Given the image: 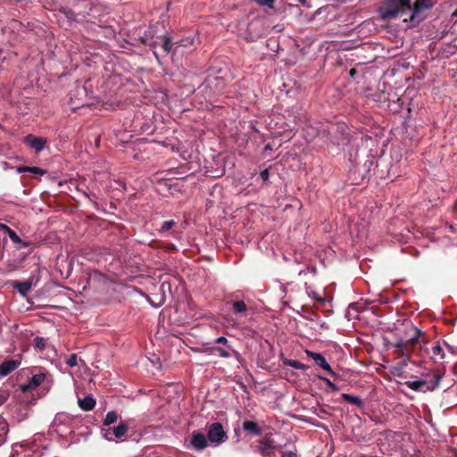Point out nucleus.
I'll use <instances>...</instances> for the list:
<instances>
[{
  "label": "nucleus",
  "instance_id": "1",
  "mask_svg": "<svg viewBox=\"0 0 457 457\" xmlns=\"http://www.w3.org/2000/svg\"><path fill=\"white\" fill-rule=\"evenodd\" d=\"M406 329L407 331L405 337L398 339L392 345L395 348V352L402 355L410 354V353L412 351V347L417 343L421 334V330L411 323L406 326Z\"/></svg>",
  "mask_w": 457,
  "mask_h": 457
},
{
  "label": "nucleus",
  "instance_id": "2",
  "mask_svg": "<svg viewBox=\"0 0 457 457\" xmlns=\"http://www.w3.org/2000/svg\"><path fill=\"white\" fill-rule=\"evenodd\" d=\"M225 87V80L221 76L216 75L211 71L204 81L198 87L199 94H203L204 98L211 100Z\"/></svg>",
  "mask_w": 457,
  "mask_h": 457
},
{
  "label": "nucleus",
  "instance_id": "3",
  "mask_svg": "<svg viewBox=\"0 0 457 457\" xmlns=\"http://www.w3.org/2000/svg\"><path fill=\"white\" fill-rule=\"evenodd\" d=\"M410 10H411L410 0H386V4L379 8V13L383 20L390 21Z\"/></svg>",
  "mask_w": 457,
  "mask_h": 457
},
{
  "label": "nucleus",
  "instance_id": "4",
  "mask_svg": "<svg viewBox=\"0 0 457 457\" xmlns=\"http://www.w3.org/2000/svg\"><path fill=\"white\" fill-rule=\"evenodd\" d=\"M428 377L431 378L408 380L404 384L413 391L423 393L427 391H433L439 386L442 376L438 372H432Z\"/></svg>",
  "mask_w": 457,
  "mask_h": 457
},
{
  "label": "nucleus",
  "instance_id": "5",
  "mask_svg": "<svg viewBox=\"0 0 457 457\" xmlns=\"http://www.w3.org/2000/svg\"><path fill=\"white\" fill-rule=\"evenodd\" d=\"M207 438L209 443L214 447L223 444L228 439V436L222 424L220 422L210 424L207 428Z\"/></svg>",
  "mask_w": 457,
  "mask_h": 457
},
{
  "label": "nucleus",
  "instance_id": "6",
  "mask_svg": "<svg viewBox=\"0 0 457 457\" xmlns=\"http://www.w3.org/2000/svg\"><path fill=\"white\" fill-rule=\"evenodd\" d=\"M307 140L309 141H320V145L328 144L330 141L329 128L326 125H321L319 128L309 126L306 128Z\"/></svg>",
  "mask_w": 457,
  "mask_h": 457
},
{
  "label": "nucleus",
  "instance_id": "7",
  "mask_svg": "<svg viewBox=\"0 0 457 457\" xmlns=\"http://www.w3.org/2000/svg\"><path fill=\"white\" fill-rule=\"evenodd\" d=\"M430 7L431 4H429L427 0H421L420 2L417 1L413 5L412 12L408 21L411 23H419L423 20V17L420 16V12ZM404 21H407V20L405 19Z\"/></svg>",
  "mask_w": 457,
  "mask_h": 457
},
{
  "label": "nucleus",
  "instance_id": "8",
  "mask_svg": "<svg viewBox=\"0 0 457 457\" xmlns=\"http://www.w3.org/2000/svg\"><path fill=\"white\" fill-rule=\"evenodd\" d=\"M209 440L207 436L200 431H193L190 445L196 451H203L208 446Z\"/></svg>",
  "mask_w": 457,
  "mask_h": 457
},
{
  "label": "nucleus",
  "instance_id": "9",
  "mask_svg": "<svg viewBox=\"0 0 457 457\" xmlns=\"http://www.w3.org/2000/svg\"><path fill=\"white\" fill-rule=\"evenodd\" d=\"M172 44L168 37H163L160 41H155L153 45L154 54L165 55L171 51Z\"/></svg>",
  "mask_w": 457,
  "mask_h": 457
},
{
  "label": "nucleus",
  "instance_id": "10",
  "mask_svg": "<svg viewBox=\"0 0 457 457\" xmlns=\"http://www.w3.org/2000/svg\"><path fill=\"white\" fill-rule=\"evenodd\" d=\"M305 353L308 356L312 357L314 360L315 363L317 365H319L320 367H321L324 370L328 371L329 374H331L333 376L336 375L335 371L332 370L331 366L326 361V359L322 356V354H320V353H314V352H312L309 350H307Z\"/></svg>",
  "mask_w": 457,
  "mask_h": 457
},
{
  "label": "nucleus",
  "instance_id": "11",
  "mask_svg": "<svg viewBox=\"0 0 457 457\" xmlns=\"http://www.w3.org/2000/svg\"><path fill=\"white\" fill-rule=\"evenodd\" d=\"M24 142L37 152H40L44 149L46 140L30 134L24 137Z\"/></svg>",
  "mask_w": 457,
  "mask_h": 457
},
{
  "label": "nucleus",
  "instance_id": "12",
  "mask_svg": "<svg viewBox=\"0 0 457 457\" xmlns=\"http://www.w3.org/2000/svg\"><path fill=\"white\" fill-rule=\"evenodd\" d=\"M20 361L12 359L4 361L2 364H0V377L4 378L8 376L10 373L15 370L20 366Z\"/></svg>",
  "mask_w": 457,
  "mask_h": 457
},
{
  "label": "nucleus",
  "instance_id": "13",
  "mask_svg": "<svg viewBox=\"0 0 457 457\" xmlns=\"http://www.w3.org/2000/svg\"><path fill=\"white\" fill-rule=\"evenodd\" d=\"M242 428L245 432L253 436H260L262 433L259 425L252 420H245L243 422Z\"/></svg>",
  "mask_w": 457,
  "mask_h": 457
},
{
  "label": "nucleus",
  "instance_id": "14",
  "mask_svg": "<svg viewBox=\"0 0 457 457\" xmlns=\"http://www.w3.org/2000/svg\"><path fill=\"white\" fill-rule=\"evenodd\" d=\"M78 404L85 411H91L96 405V399L92 395H87L84 398H79Z\"/></svg>",
  "mask_w": 457,
  "mask_h": 457
},
{
  "label": "nucleus",
  "instance_id": "15",
  "mask_svg": "<svg viewBox=\"0 0 457 457\" xmlns=\"http://www.w3.org/2000/svg\"><path fill=\"white\" fill-rule=\"evenodd\" d=\"M45 377L46 376H45L44 373H38V374L33 375L30 378V379L29 381V384L27 386H23L22 389L26 390L27 388H36V387H37L45 380Z\"/></svg>",
  "mask_w": 457,
  "mask_h": 457
},
{
  "label": "nucleus",
  "instance_id": "16",
  "mask_svg": "<svg viewBox=\"0 0 457 457\" xmlns=\"http://www.w3.org/2000/svg\"><path fill=\"white\" fill-rule=\"evenodd\" d=\"M273 448L274 441L272 439H264L259 441V446L257 451L261 453L262 455L266 456L270 454L268 451Z\"/></svg>",
  "mask_w": 457,
  "mask_h": 457
},
{
  "label": "nucleus",
  "instance_id": "17",
  "mask_svg": "<svg viewBox=\"0 0 457 457\" xmlns=\"http://www.w3.org/2000/svg\"><path fill=\"white\" fill-rule=\"evenodd\" d=\"M33 286L32 279H27L22 282H17L14 287L17 289V291L23 296H26L27 294L30 291L31 287Z\"/></svg>",
  "mask_w": 457,
  "mask_h": 457
},
{
  "label": "nucleus",
  "instance_id": "18",
  "mask_svg": "<svg viewBox=\"0 0 457 457\" xmlns=\"http://www.w3.org/2000/svg\"><path fill=\"white\" fill-rule=\"evenodd\" d=\"M212 351L222 358H229L233 353H236V351L230 345L213 347Z\"/></svg>",
  "mask_w": 457,
  "mask_h": 457
},
{
  "label": "nucleus",
  "instance_id": "19",
  "mask_svg": "<svg viewBox=\"0 0 457 457\" xmlns=\"http://www.w3.org/2000/svg\"><path fill=\"white\" fill-rule=\"evenodd\" d=\"M369 141H372V138L367 135H363L362 133H357L355 136L352 138L351 144L353 145L359 146L360 143L361 145H368Z\"/></svg>",
  "mask_w": 457,
  "mask_h": 457
},
{
  "label": "nucleus",
  "instance_id": "20",
  "mask_svg": "<svg viewBox=\"0 0 457 457\" xmlns=\"http://www.w3.org/2000/svg\"><path fill=\"white\" fill-rule=\"evenodd\" d=\"M342 398L347 402H349L352 404L356 405L360 409H363L365 404L363 400L360 396L353 395L350 394H342Z\"/></svg>",
  "mask_w": 457,
  "mask_h": 457
},
{
  "label": "nucleus",
  "instance_id": "21",
  "mask_svg": "<svg viewBox=\"0 0 457 457\" xmlns=\"http://www.w3.org/2000/svg\"><path fill=\"white\" fill-rule=\"evenodd\" d=\"M10 239L19 245V249H21V248H26V247H29L31 245V242L30 241H25V240H22L17 234L16 232L13 230V231H10V236H9Z\"/></svg>",
  "mask_w": 457,
  "mask_h": 457
},
{
  "label": "nucleus",
  "instance_id": "22",
  "mask_svg": "<svg viewBox=\"0 0 457 457\" xmlns=\"http://www.w3.org/2000/svg\"><path fill=\"white\" fill-rule=\"evenodd\" d=\"M112 429V434L116 438L122 437L128 431L129 427L124 422H120V424L114 427Z\"/></svg>",
  "mask_w": 457,
  "mask_h": 457
},
{
  "label": "nucleus",
  "instance_id": "23",
  "mask_svg": "<svg viewBox=\"0 0 457 457\" xmlns=\"http://www.w3.org/2000/svg\"><path fill=\"white\" fill-rule=\"evenodd\" d=\"M359 310L356 303H350L345 311V317L350 320L358 318Z\"/></svg>",
  "mask_w": 457,
  "mask_h": 457
},
{
  "label": "nucleus",
  "instance_id": "24",
  "mask_svg": "<svg viewBox=\"0 0 457 457\" xmlns=\"http://www.w3.org/2000/svg\"><path fill=\"white\" fill-rule=\"evenodd\" d=\"M119 415L114 411H110L106 413V416L104 420V427H108L118 420Z\"/></svg>",
  "mask_w": 457,
  "mask_h": 457
},
{
  "label": "nucleus",
  "instance_id": "25",
  "mask_svg": "<svg viewBox=\"0 0 457 457\" xmlns=\"http://www.w3.org/2000/svg\"><path fill=\"white\" fill-rule=\"evenodd\" d=\"M231 304L233 312L236 314H243L246 312L247 308L244 301H233Z\"/></svg>",
  "mask_w": 457,
  "mask_h": 457
},
{
  "label": "nucleus",
  "instance_id": "26",
  "mask_svg": "<svg viewBox=\"0 0 457 457\" xmlns=\"http://www.w3.org/2000/svg\"><path fill=\"white\" fill-rule=\"evenodd\" d=\"M175 225V221L173 220H166L162 222L161 228L158 229L159 233L162 235H165L173 226Z\"/></svg>",
  "mask_w": 457,
  "mask_h": 457
},
{
  "label": "nucleus",
  "instance_id": "27",
  "mask_svg": "<svg viewBox=\"0 0 457 457\" xmlns=\"http://www.w3.org/2000/svg\"><path fill=\"white\" fill-rule=\"evenodd\" d=\"M60 12L65 16L69 24L76 21V15L73 11L70 9H63Z\"/></svg>",
  "mask_w": 457,
  "mask_h": 457
},
{
  "label": "nucleus",
  "instance_id": "28",
  "mask_svg": "<svg viewBox=\"0 0 457 457\" xmlns=\"http://www.w3.org/2000/svg\"><path fill=\"white\" fill-rule=\"evenodd\" d=\"M432 353H433V358L435 360L443 359L445 356L444 351L439 345H436L432 346Z\"/></svg>",
  "mask_w": 457,
  "mask_h": 457
},
{
  "label": "nucleus",
  "instance_id": "29",
  "mask_svg": "<svg viewBox=\"0 0 457 457\" xmlns=\"http://www.w3.org/2000/svg\"><path fill=\"white\" fill-rule=\"evenodd\" d=\"M34 346L39 351H43L46 348V341L43 337H37L34 339Z\"/></svg>",
  "mask_w": 457,
  "mask_h": 457
},
{
  "label": "nucleus",
  "instance_id": "30",
  "mask_svg": "<svg viewBox=\"0 0 457 457\" xmlns=\"http://www.w3.org/2000/svg\"><path fill=\"white\" fill-rule=\"evenodd\" d=\"M102 433H103V437L107 440V441H113V434H112V429L111 428H105V427L103 426L102 428Z\"/></svg>",
  "mask_w": 457,
  "mask_h": 457
},
{
  "label": "nucleus",
  "instance_id": "31",
  "mask_svg": "<svg viewBox=\"0 0 457 457\" xmlns=\"http://www.w3.org/2000/svg\"><path fill=\"white\" fill-rule=\"evenodd\" d=\"M286 364L296 370H305L306 368V366L303 363H301L295 360H290L287 361Z\"/></svg>",
  "mask_w": 457,
  "mask_h": 457
},
{
  "label": "nucleus",
  "instance_id": "32",
  "mask_svg": "<svg viewBox=\"0 0 457 457\" xmlns=\"http://www.w3.org/2000/svg\"><path fill=\"white\" fill-rule=\"evenodd\" d=\"M319 378L326 383L331 392H337L339 390L338 386L335 385L330 379L320 376Z\"/></svg>",
  "mask_w": 457,
  "mask_h": 457
},
{
  "label": "nucleus",
  "instance_id": "33",
  "mask_svg": "<svg viewBox=\"0 0 457 457\" xmlns=\"http://www.w3.org/2000/svg\"><path fill=\"white\" fill-rule=\"evenodd\" d=\"M77 360V354L73 353L67 359L66 364L71 368L75 367L78 364Z\"/></svg>",
  "mask_w": 457,
  "mask_h": 457
},
{
  "label": "nucleus",
  "instance_id": "34",
  "mask_svg": "<svg viewBox=\"0 0 457 457\" xmlns=\"http://www.w3.org/2000/svg\"><path fill=\"white\" fill-rule=\"evenodd\" d=\"M29 172L35 174V175H45L46 173V170L44 169H41L39 167H29Z\"/></svg>",
  "mask_w": 457,
  "mask_h": 457
},
{
  "label": "nucleus",
  "instance_id": "35",
  "mask_svg": "<svg viewBox=\"0 0 457 457\" xmlns=\"http://www.w3.org/2000/svg\"><path fill=\"white\" fill-rule=\"evenodd\" d=\"M9 397V393L5 389L0 388V406L4 404Z\"/></svg>",
  "mask_w": 457,
  "mask_h": 457
},
{
  "label": "nucleus",
  "instance_id": "36",
  "mask_svg": "<svg viewBox=\"0 0 457 457\" xmlns=\"http://www.w3.org/2000/svg\"><path fill=\"white\" fill-rule=\"evenodd\" d=\"M255 2L262 6L272 7L275 0H255Z\"/></svg>",
  "mask_w": 457,
  "mask_h": 457
},
{
  "label": "nucleus",
  "instance_id": "37",
  "mask_svg": "<svg viewBox=\"0 0 457 457\" xmlns=\"http://www.w3.org/2000/svg\"><path fill=\"white\" fill-rule=\"evenodd\" d=\"M260 177L262 178V180L266 181L269 179V177H270V172H269V170L268 169H265L261 171L260 173Z\"/></svg>",
  "mask_w": 457,
  "mask_h": 457
},
{
  "label": "nucleus",
  "instance_id": "38",
  "mask_svg": "<svg viewBox=\"0 0 457 457\" xmlns=\"http://www.w3.org/2000/svg\"><path fill=\"white\" fill-rule=\"evenodd\" d=\"M308 295L317 301H322V297L314 291L308 292Z\"/></svg>",
  "mask_w": 457,
  "mask_h": 457
},
{
  "label": "nucleus",
  "instance_id": "39",
  "mask_svg": "<svg viewBox=\"0 0 457 457\" xmlns=\"http://www.w3.org/2000/svg\"><path fill=\"white\" fill-rule=\"evenodd\" d=\"M216 344H222L224 345H228V339L225 337H219L215 339Z\"/></svg>",
  "mask_w": 457,
  "mask_h": 457
},
{
  "label": "nucleus",
  "instance_id": "40",
  "mask_svg": "<svg viewBox=\"0 0 457 457\" xmlns=\"http://www.w3.org/2000/svg\"><path fill=\"white\" fill-rule=\"evenodd\" d=\"M29 166H19L16 168L17 173H24L29 172Z\"/></svg>",
  "mask_w": 457,
  "mask_h": 457
},
{
  "label": "nucleus",
  "instance_id": "41",
  "mask_svg": "<svg viewBox=\"0 0 457 457\" xmlns=\"http://www.w3.org/2000/svg\"><path fill=\"white\" fill-rule=\"evenodd\" d=\"M0 230L5 231L10 236V231H13L7 225L0 223Z\"/></svg>",
  "mask_w": 457,
  "mask_h": 457
},
{
  "label": "nucleus",
  "instance_id": "42",
  "mask_svg": "<svg viewBox=\"0 0 457 457\" xmlns=\"http://www.w3.org/2000/svg\"><path fill=\"white\" fill-rule=\"evenodd\" d=\"M349 155H350V157H349L350 162H357V153H355L354 155L352 153H349Z\"/></svg>",
  "mask_w": 457,
  "mask_h": 457
},
{
  "label": "nucleus",
  "instance_id": "43",
  "mask_svg": "<svg viewBox=\"0 0 457 457\" xmlns=\"http://www.w3.org/2000/svg\"><path fill=\"white\" fill-rule=\"evenodd\" d=\"M282 457H297V455L292 452L285 453Z\"/></svg>",
  "mask_w": 457,
  "mask_h": 457
},
{
  "label": "nucleus",
  "instance_id": "44",
  "mask_svg": "<svg viewBox=\"0 0 457 457\" xmlns=\"http://www.w3.org/2000/svg\"><path fill=\"white\" fill-rule=\"evenodd\" d=\"M182 45L183 46H187V45H192L193 44V40H190L189 38H187L185 40H182Z\"/></svg>",
  "mask_w": 457,
  "mask_h": 457
},
{
  "label": "nucleus",
  "instance_id": "45",
  "mask_svg": "<svg viewBox=\"0 0 457 457\" xmlns=\"http://www.w3.org/2000/svg\"><path fill=\"white\" fill-rule=\"evenodd\" d=\"M6 425L3 422H0V431L4 432L5 430Z\"/></svg>",
  "mask_w": 457,
  "mask_h": 457
},
{
  "label": "nucleus",
  "instance_id": "46",
  "mask_svg": "<svg viewBox=\"0 0 457 457\" xmlns=\"http://www.w3.org/2000/svg\"><path fill=\"white\" fill-rule=\"evenodd\" d=\"M144 296L146 298V300L154 306V307H157V305H154L152 302H151V299L146 295H144Z\"/></svg>",
  "mask_w": 457,
  "mask_h": 457
},
{
  "label": "nucleus",
  "instance_id": "47",
  "mask_svg": "<svg viewBox=\"0 0 457 457\" xmlns=\"http://www.w3.org/2000/svg\"><path fill=\"white\" fill-rule=\"evenodd\" d=\"M354 74H355V70L352 69V70L350 71V76H351V77H353V76H354Z\"/></svg>",
  "mask_w": 457,
  "mask_h": 457
},
{
  "label": "nucleus",
  "instance_id": "48",
  "mask_svg": "<svg viewBox=\"0 0 457 457\" xmlns=\"http://www.w3.org/2000/svg\"><path fill=\"white\" fill-rule=\"evenodd\" d=\"M452 16L457 17V9L453 12Z\"/></svg>",
  "mask_w": 457,
  "mask_h": 457
},
{
  "label": "nucleus",
  "instance_id": "49",
  "mask_svg": "<svg viewBox=\"0 0 457 457\" xmlns=\"http://www.w3.org/2000/svg\"><path fill=\"white\" fill-rule=\"evenodd\" d=\"M3 165H4V168L6 169L7 163L6 162H3Z\"/></svg>",
  "mask_w": 457,
  "mask_h": 457
}]
</instances>
